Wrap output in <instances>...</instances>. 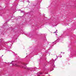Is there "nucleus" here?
Wrapping results in <instances>:
<instances>
[{
  "label": "nucleus",
  "instance_id": "obj_13",
  "mask_svg": "<svg viewBox=\"0 0 76 76\" xmlns=\"http://www.w3.org/2000/svg\"><path fill=\"white\" fill-rule=\"evenodd\" d=\"M56 35H57V34H56Z\"/></svg>",
  "mask_w": 76,
  "mask_h": 76
},
{
  "label": "nucleus",
  "instance_id": "obj_4",
  "mask_svg": "<svg viewBox=\"0 0 76 76\" xmlns=\"http://www.w3.org/2000/svg\"><path fill=\"white\" fill-rule=\"evenodd\" d=\"M51 62L52 63H54V62H55V61H54V60H53V59H52L51 61Z\"/></svg>",
  "mask_w": 76,
  "mask_h": 76
},
{
  "label": "nucleus",
  "instance_id": "obj_2",
  "mask_svg": "<svg viewBox=\"0 0 76 76\" xmlns=\"http://www.w3.org/2000/svg\"><path fill=\"white\" fill-rule=\"evenodd\" d=\"M12 66H16L17 67H19V65H17L16 64H15V61H12L11 63L9 62L8 64H12Z\"/></svg>",
  "mask_w": 76,
  "mask_h": 76
},
{
  "label": "nucleus",
  "instance_id": "obj_1",
  "mask_svg": "<svg viewBox=\"0 0 76 76\" xmlns=\"http://www.w3.org/2000/svg\"><path fill=\"white\" fill-rule=\"evenodd\" d=\"M56 37H58V39H57V40H56L54 42H53L52 43V44L53 45L52 46H53V45H54V44H56V42H58V41H59L60 40V38H62L61 37V36H57Z\"/></svg>",
  "mask_w": 76,
  "mask_h": 76
},
{
  "label": "nucleus",
  "instance_id": "obj_12",
  "mask_svg": "<svg viewBox=\"0 0 76 76\" xmlns=\"http://www.w3.org/2000/svg\"><path fill=\"white\" fill-rule=\"evenodd\" d=\"M63 54H64V53H63Z\"/></svg>",
  "mask_w": 76,
  "mask_h": 76
},
{
  "label": "nucleus",
  "instance_id": "obj_11",
  "mask_svg": "<svg viewBox=\"0 0 76 76\" xmlns=\"http://www.w3.org/2000/svg\"><path fill=\"white\" fill-rule=\"evenodd\" d=\"M53 70H54V69L53 68Z\"/></svg>",
  "mask_w": 76,
  "mask_h": 76
},
{
  "label": "nucleus",
  "instance_id": "obj_7",
  "mask_svg": "<svg viewBox=\"0 0 76 76\" xmlns=\"http://www.w3.org/2000/svg\"><path fill=\"white\" fill-rule=\"evenodd\" d=\"M54 33H57V30H56V31L54 32Z\"/></svg>",
  "mask_w": 76,
  "mask_h": 76
},
{
  "label": "nucleus",
  "instance_id": "obj_5",
  "mask_svg": "<svg viewBox=\"0 0 76 76\" xmlns=\"http://www.w3.org/2000/svg\"><path fill=\"white\" fill-rule=\"evenodd\" d=\"M52 67H55V65H54V64H53V65H52Z\"/></svg>",
  "mask_w": 76,
  "mask_h": 76
},
{
  "label": "nucleus",
  "instance_id": "obj_10",
  "mask_svg": "<svg viewBox=\"0 0 76 76\" xmlns=\"http://www.w3.org/2000/svg\"><path fill=\"white\" fill-rule=\"evenodd\" d=\"M3 55L2 56V57H3Z\"/></svg>",
  "mask_w": 76,
  "mask_h": 76
},
{
  "label": "nucleus",
  "instance_id": "obj_8",
  "mask_svg": "<svg viewBox=\"0 0 76 76\" xmlns=\"http://www.w3.org/2000/svg\"><path fill=\"white\" fill-rule=\"evenodd\" d=\"M21 13H23V11H21Z\"/></svg>",
  "mask_w": 76,
  "mask_h": 76
},
{
  "label": "nucleus",
  "instance_id": "obj_3",
  "mask_svg": "<svg viewBox=\"0 0 76 76\" xmlns=\"http://www.w3.org/2000/svg\"><path fill=\"white\" fill-rule=\"evenodd\" d=\"M26 64L24 63H22L21 64V67L23 68H24V69H27L26 66Z\"/></svg>",
  "mask_w": 76,
  "mask_h": 76
},
{
  "label": "nucleus",
  "instance_id": "obj_9",
  "mask_svg": "<svg viewBox=\"0 0 76 76\" xmlns=\"http://www.w3.org/2000/svg\"><path fill=\"white\" fill-rule=\"evenodd\" d=\"M61 53H63V52H61Z\"/></svg>",
  "mask_w": 76,
  "mask_h": 76
},
{
  "label": "nucleus",
  "instance_id": "obj_6",
  "mask_svg": "<svg viewBox=\"0 0 76 76\" xmlns=\"http://www.w3.org/2000/svg\"><path fill=\"white\" fill-rule=\"evenodd\" d=\"M58 57H60V58H61V55H58Z\"/></svg>",
  "mask_w": 76,
  "mask_h": 76
},
{
  "label": "nucleus",
  "instance_id": "obj_14",
  "mask_svg": "<svg viewBox=\"0 0 76 76\" xmlns=\"http://www.w3.org/2000/svg\"><path fill=\"white\" fill-rule=\"evenodd\" d=\"M40 74H41V73Z\"/></svg>",
  "mask_w": 76,
  "mask_h": 76
}]
</instances>
